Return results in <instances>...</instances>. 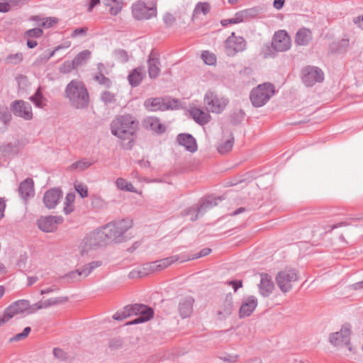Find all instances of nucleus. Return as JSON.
I'll use <instances>...</instances> for the list:
<instances>
[{"label":"nucleus","instance_id":"nucleus-1","mask_svg":"<svg viewBox=\"0 0 363 363\" xmlns=\"http://www.w3.org/2000/svg\"><path fill=\"white\" fill-rule=\"evenodd\" d=\"M139 121L132 114L116 116L111 123V133L121 140H130L139 129Z\"/></svg>","mask_w":363,"mask_h":363},{"label":"nucleus","instance_id":"nucleus-2","mask_svg":"<svg viewBox=\"0 0 363 363\" xmlns=\"http://www.w3.org/2000/svg\"><path fill=\"white\" fill-rule=\"evenodd\" d=\"M65 96L74 108L83 109L89 106V92L84 84L80 80L73 79L66 86Z\"/></svg>","mask_w":363,"mask_h":363},{"label":"nucleus","instance_id":"nucleus-3","mask_svg":"<svg viewBox=\"0 0 363 363\" xmlns=\"http://www.w3.org/2000/svg\"><path fill=\"white\" fill-rule=\"evenodd\" d=\"M133 226V220L129 218L109 223L99 229L106 244L124 241V234Z\"/></svg>","mask_w":363,"mask_h":363},{"label":"nucleus","instance_id":"nucleus-4","mask_svg":"<svg viewBox=\"0 0 363 363\" xmlns=\"http://www.w3.org/2000/svg\"><path fill=\"white\" fill-rule=\"evenodd\" d=\"M274 93V85L266 82L254 88L251 91L250 99L255 107H262L267 103Z\"/></svg>","mask_w":363,"mask_h":363},{"label":"nucleus","instance_id":"nucleus-5","mask_svg":"<svg viewBox=\"0 0 363 363\" xmlns=\"http://www.w3.org/2000/svg\"><path fill=\"white\" fill-rule=\"evenodd\" d=\"M351 326L349 324L343 325L339 331L333 333L329 336V342L334 347H342L345 346L350 353L354 354L356 349L350 343Z\"/></svg>","mask_w":363,"mask_h":363},{"label":"nucleus","instance_id":"nucleus-6","mask_svg":"<svg viewBox=\"0 0 363 363\" xmlns=\"http://www.w3.org/2000/svg\"><path fill=\"white\" fill-rule=\"evenodd\" d=\"M106 245L99 229L86 235L79 245V252L82 256L89 255L92 251Z\"/></svg>","mask_w":363,"mask_h":363},{"label":"nucleus","instance_id":"nucleus-7","mask_svg":"<svg viewBox=\"0 0 363 363\" xmlns=\"http://www.w3.org/2000/svg\"><path fill=\"white\" fill-rule=\"evenodd\" d=\"M203 101L207 109L215 113H220L228 104V99L217 94L216 91L208 90L204 95Z\"/></svg>","mask_w":363,"mask_h":363},{"label":"nucleus","instance_id":"nucleus-8","mask_svg":"<svg viewBox=\"0 0 363 363\" xmlns=\"http://www.w3.org/2000/svg\"><path fill=\"white\" fill-rule=\"evenodd\" d=\"M178 106L179 101L169 97L150 98L144 102V106L150 111L173 110Z\"/></svg>","mask_w":363,"mask_h":363},{"label":"nucleus","instance_id":"nucleus-9","mask_svg":"<svg viewBox=\"0 0 363 363\" xmlns=\"http://www.w3.org/2000/svg\"><path fill=\"white\" fill-rule=\"evenodd\" d=\"M298 279V273L294 269L282 270L276 277L277 284L283 293L289 292L292 289L294 283Z\"/></svg>","mask_w":363,"mask_h":363},{"label":"nucleus","instance_id":"nucleus-10","mask_svg":"<svg viewBox=\"0 0 363 363\" xmlns=\"http://www.w3.org/2000/svg\"><path fill=\"white\" fill-rule=\"evenodd\" d=\"M246 40L241 36H236L234 32L224 42L225 52L229 57H233L237 53L246 49Z\"/></svg>","mask_w":363,"mask_h":363},{"label":"nucleus","instance_id":"nucleus-11","mask_svg":"<svg viewBox=\"0 0 363 363\" xmlns=\"http://www.w3.org/2000/svg\"><path fill=\"white\" fill-rule=\"evenodd\" d=\"M6 314L11 318L20 314L30 315L36 312L35 303L30 305L27 300L21 299L11 303L6 308Z\"/></svg>","mask_w":363,"mask_h":363},{"label":"nucleus","instance_id":"nucleus-12","mask_svg":"<svg viewBox=\"0 0 363 363\" xmlns=\"http://www.w3.org/2000/svg\"><path fill=\"white\" fill-rule=\"evenodd\" d=\"M218 201H220V199L208 197L199 207H191L186 209L184 211V216H189L190 220L194 221L199 216L203 214L206 210L217 206Z\"/></svg>","mask_w":363,"mask_h":363},{"label":"nucleus","instance_id":"nucleus-13","mask_svg":"<svg viewBox=\"0 0 363 363\" xmlns=\"http://www.w3.org/2000/svg\"><path fill=\"white\" fill-rule=\"evenodd\" d=\"M323 79L324 74L317 67L308 66L302 69V80L307 86H312L317 82H322Z\"/></svg>","mask_w":363,"mask_h":363},{"label":"nucleus","instance_id":"nucleus-14","mask_svg":"<svg viewBox=\"0 0 363 363\" xmlns=\"http://www.w3.org/2000/svg\"><path fill=\"white\" fill-rule=\"evenodd\" d=\"M132 13L137 20H147L156 16L157 10L155 7H147L144 2L138 1L133 4Z\"/></svg>","mask_w":363,"mask_h":363},{"label":"nucleus","instance_id":"nucleus-15","mask_svg":"<svg viewBox=\"0 0 363 363\" xmlns=\"http://www.w3.org/2000/svg\"><path fill=\"white\" fill-rule=\"evenodd\" d=\"M11 110L16 116L22 118L26 121H30L33 117L30 104L23 100H16L13 101L11 105Z\"/></svg>","mask_w":363,"mask_h":363},{"label":"nucleus","instance_id":"nucleus-16","mask_svg":"<svg viewBox=\"0 0 363 363\" xmlns=\"http://www.w3.org/2000/svg\"><path fill=\"white\" fill-rule=\"evenodd\" d=\"M272 45L277 52H285L290 49L291 40L288 33L285 30H281L274 35Z\"/></svg>","mask_w":363,"mask_h":363},{"label":"nucleus","instance_id":"nucleus-17","mask_svg":"<svg viewBox=\"0 0 363 363\" xmlns=\"http://www.w3.org/2000/svg\"><path fill=\"white\" fill-rule=\"evenodd\" d=\"M63 220V218L60 216H44L38 219V226L43 232L51 233L56 230L58 225Z\"/></svg>","mask_w":363,"mask_h":363},{"label":"nucleus","instance_id":"nucleus-18","mask_svg":"<svg viewBox=\"0 0 363 363\" xmlns=\"http://www.w3.org/2000/svg\"><path fill=\"white\" fill-rule=\"evenodd\" d=\"M133 308L134 315H140V316L128 323V325L138 324L146 322L150 320L154 314L153 310L145 305L138 303L133 304Z\"/></svg>","mask_w":363,"mask_h":363},{"label":"nucleus","instance_id":"nucleus-19","mask_svg":"<svg viewBox=\"0 0 363 363\" xmlns=\"http://www.w3.org/2000/svg\"><path fill=\"white\" fill-rule=\"evenodd\" d=\"M63 193L58 188H52L45 192L43 196V203L48 209H52L62 198Z\"/></svg>","mask_w":363,"mask_h":363},{"label":"nucleus","instance_id":"nucleus-20","mask_svg":"<svg viewBox=\"0 0 363 363\" xmlns=\"http://www.w3.org/2000/svg\"><path fill=\"white\" fill-rule=\"evenodd\" d=\"M18 193L21 198L24 202H27L29 199L35 196L34 182L31 178H26L21 182L18 187Z\"/></svg>","mask_w":363,"mask_h":363},{"label":"nucleus","instance_id":"nucleus-21","mask_svg":"<svg viewBox=\"0 0 363 363\" xmlns=\"http://www.w3.org/2000/svg\"><path fill=\"white\" fill-rule=\"evenodd\" d=\"M257 306V299L255 296L245 298L240 308V317L241 318L250 316Z\"/></svg>","mask_w":363,"mask_h":363},{"label":"nucleus","instance_id":"nucleus-22","mask_svg":"<svg viewBox=\"0 0 363 363\" xmlns=\"http://www.w3.org/2000/svg\"><path fill=\"white\" fill-rule=\"evenodd\" d=\"M179 144L190 152H194L197 150V144L195 138L190 134L181 133L177 136Z\"/></svg>","mask_w":363,"mask_h":363},{"label":"nucleus","instance_id":"nucleus-23","mask_svg":"<svg viewBox=\"0 0 363 363\" xmlns=\"http://www.w3.org/2000/svg\"><path fill=\"white\" fill-rule=\"evenodd\" d=\"M192 118L199 125H203L208 123L211 116L208 112L204 111L200 108L192 107L189 110Z\"/></svg>","mask_w":363,"mask_h":363},{"label":"nucleus","instance_id":"nucleus-24","mask_svg":"<svg viewBox=\"0 0 363 363\" xmlns=\"http://www.w3.org/2000/svg\"><path fill=\"white\" fill-rule=\"evenodd\" d=\"M148 74L151 79H156L160 74V59L152 52L149 55L147 60Z\"/></svg>","mask_w":363,"mask_h":363},{"label":"nucleus","instance_id":"nucleus-25","mask_svg":"<svg viewBox=\"0 0 363 363\" xmlns=\"http://www.w3.org/2000/svg\"><path fill=\"white\" fill-rule=\"evenodd\" d=\"M68 301L67 296L52 297L44 301H40L35 303L36 311L41 309L48 308L52 306L62 304Z\"/></svg>","mask_w":363,"mask_h":363},{"label":"nucleus","instance_id":"nucleus-26","mask_svg":"<svg viewBox=\"0 0 363 363\" xmlns=\"http://www.w3.org/2000/svg\"><path fill=\"white\" fill-rule=\"evenodd\" d=\"M155 262L157 264V270L160 272L167 269V267L177 262H179L181 263L184 262V259L183 257V255L182 253L179 255H175L164 259L156 260Z\"/></svg>","mask_w":363,"mask_h":363},{"label":"nucleus","instance_id":"nucleus-27","mask_svg":"<svg viewBox=\"0 0 363 363\" xmlns=\"http://www.w3.org/2000/svg\"><path fill=\"white\" fill-rule=\"evenodd\" d=\"M259 289L260 294L264 297L269 296L272 293L274 284L267 274H262L261 276Z\"/></svg>","mask_w":363,"mask_h":363},{"label":"nucleus","instance_id":"nucleus-28","mask_svg":"<svg viewBox=\"0 0 363 363\" xmlns=\"http://www.w3.org/2000/svg\"><path fill=\"white\" fill-rule=\"evenodd\" d=\"M194 299L186 297L182 299L179 303L178 310L182 318L189 317L193 311Z\"/></svg>","mask_w":363,"mask_h":363},{"label":"nucleus","instance_id":"nucleus-29","mask_svg":"<svg viewBox=\"0 0 363 363\" xmlns=\"http://www.w3.org/2000/svg\"><path fill=\"white\" fill-rule=\"evenodd\" d=\"M312 40V33L310 29L306 28H300L295 36V43L298 45L306 46L310 43Z\"/></svg>","mask_w":363,"mask_h":363},{"label":"nucleus","instance_id":"nucleus-30","mask_svg":"<svg viewBox=\"0 0 363 363\" xmlns=\"http://www.w3.org/2000/svg\"><path fill=\"white\" fill-rule=\"evenodd\" d=\"M143 125L145 128L153 130L156 133H163L165 130V126L162 125L160 120L156 117H147L143 121Z\"/></svg>","mask_w":363,"mask_h":363},{"label":"nucleus","instance_id":"nucleus-31","mask_svg":"<svg viewBox=\"0 0 363 363\" xmlns=\"http://www.w3.org/2000/svg\"><path fill=\"white\" fill-rule=\"evenodd\" d=\"M145 76V71L143 67L134 69L128 77V82L132 86H138Z\"/></svg>","mask_w":363,"mask_h":363},{"label":"nucleus","instance_id":"nucleus-32","mask_svg":"<svg viewBox=\"0 0 363 363\" xmlns=\"http://www.w3.org/2000/svg\"><path fill=\"white\" fill-rule=\"evenodd\" d=\"M233 297L231 294H228L226 296V298L220 306V309L218 311V315L220 316V318H225L229 316L233 311Z\"/></svg>","mask_w":363,"mask_h":363},{"label":"nucleus","instance_id":"nucleus-33","mask_svg":"<svg viewBox=\"0 0 363 363\" xmlns=\"http://www.w3.org/2000/svg\"><path fill=\"white\" fill-rule=\"evenodd\" d=\"M234 144V138L232 135H229L225 138L220 141L218 145L217 149L219 153L224 155L229 152Z\"/></svg>","mask_w":363,"mask_h":363},{"label":"nucleus","instance_id":"nucleus-34","mask_svg":"<svg viewBox=\"0 0 363 363\" xmlns=\"http://www.w3.org/2000/svg\"><path fill=\"white\" fill-rule=\"evenodd\" d=\"M95 161L93 160L83 159L72 163L69 167L70 171H84L91 167Z\"/></svg>","mask_w":363,"mask_h":363},{"label":"nucleus","instance_id":"nucleus-35","mask_svg":"<svg viewBox=\"0 0 363 363\" xmlns=\"http://www.w3.org/2000/svg\"><path fill=\"white\" fill-rule=\"evenodd\" d=\"M103 4L109 8L111 15H117L122 9L123 0H102Z\"/></svg>","mask_w":363,"mask_h":363},{"label":"nucleus","instance_id":"nucleus-36","mask_svg":"<svg viewBox=\"0 0 363 363\" xmlns=\"http://www.w3.org/2000/svg\"><path fill=\"white\" fill-rule=\"evenodd\" d=\"M34 105L40 108H43L47 105V99L43 95L40 87H38L34 95L29 98Z\"/></svg>","mask_w":363,"mask_h":363},{"label":"nucleus","instance_id":"nucleus-37","mask_svg":"<svg viewBox=\"0 0 363 363\" xmlns=\"http://www.w3.org/2000/svg\"><path fill=\"white\" fill-rule=\"evenodd\" d=\"M102 264V262L99 260L92 261L88 264H86L80 268L81 274H82V277L84 279H85L96 268L100 267Z\"/></svg>","mask_w":363,"mask_h":363},{"label":"nucleus","instance_id":"nucleus-38","mask_svg":"<svg viewBox=\"0 0 363 363\" xmlns=\"http://www.w3.org/2000/svg\"><path fill=\"white\" fill-rule=\"evenodd\" d=\"M156 262H151L144 264L142 267L138 271L140 277L147 276L150 274L159 272L157 268Z\"/></svg>","mask_w":363,"mask_h":363},{"label":"nucleus","instance_id":"nucleus-39","mask_svg":"<svg viewBox=\"0 0 363 363\" xmlns=\"http://www.w3.org/2000/svg\"><path fill=\"white\" fill-rule=\"evenodd\" d=\"M255 15V11L253 9H245L237 12L233 18H235V21L237 22V23H240L248 20L249 18L253 17Z\"/></svg>","mask_w":363,"mask_h":363},{"label":"nucleus","instance_id":"nucleus-40","mask_svg":"<svg viewBox=\"0 0 363 363\" xmlns=\"http://www.w3.org/2000/svg\"><path fill=\"white\" fill-rule=\"evenodd\" d=\"M90 51L85 50L80 52L77 56L72 60L76 67L85 64L87 60L90 58Z\"/></svg>","mask_w":363,"mask_h":363},{"label":"nucleus","instance_id":"nucleus-41","mask_svg":"<svg viewBox=\"0 0 363 363\" xmlns=\"http://www.w3.org/2000/svg\"><path fill=\"white\" fill-rule=\"evenodd\" d=\"M62 278L66 279L68 282H79L84 279L82 274H81L80 268L69 272L65 274Z\"/></svg>","mask_w":363,"mask_h":363},{"label":"nucleus","instance_id":"nucleus-42","mask_svg":"<svg viewBox=\"0 0 363 363\" xmlns=\"http://www.w3.org/2000/svg\"><path fill=\"white\" fill-rule=\"evenodd\" d=\"M75 199V195L74 193H69L66 195L64 212L66 214H69L74 210V203Z\"/></svg>","mask_w":363,"mask_h":363},{"label":"nucleus","instance_id":"nucleus-43","mask_svg":"<svg viewBox=\"0 0 363 363\" xmlns=\"http://www.w3.org/2000/svg\"><path fill=\"white\" fill-rule=\"evenodd\" d=\"M117 187L121 190H125L130 192H135V189L133 184L123 178L117 179L116 182Z\"/></svg>","mask_w":363,"mask_h":363},{"label":"nucleus","instance_id":"nucleus-44","mask_svg":"<svg viewBox=\"0 0 363 363\" xmlns=\"http://www.w3.org/2000/svg\"><path fill=\"white\" fill-rule=\"evenodd\" d=\"M211 252V249H210V248H203L199 253L193 255H187L186 253H182V255H183V257H184V262H186V261L192 260V259H198V258H200V257H203L207 256Z\"/></svg>","mask_w":363,"mask_h":363},{"label":"nucleus","instance_id":"nucleus-45","mask_svg":"<svg viewBox=\"0 0 363 363\" xmlns=\"http://www.w3.org/2000/svg\"><path fill=\"white\" fill-rule=\"evenodd\" d=\"M201 58L204 63L208 65H214L216 63V55L208 50H205L202 52Z\"/></svg>","mask_w":363,"mask_h":363},{"label":"nucleus","instance_id":"nucleus-46","mask_svg":"<svg viewBox=\"0 0 363 363\" xmlns=\"http://www.w3.org/2000/svg\"><path fill=\"white\" fill-rule=\"evenodd\" d=\"M91 204L94 208L98 209L103 208L106 206V201L99 196H93Z\"/></svg>","mask_w":363,"mask_h":363},{"label":"nucleus","instance_id":"nucleus-47","mask_svg":"<svg viewBox=\"0 0 363 363\" xmlns=\"http://www.w3.org/2000/svg\"><path fill=\"white\" fill-rule=\"evenodd\" d=\"M74 189L82 198L87 197L88 188H87L86 185H85L82 183H80V182H76L74 184Z\"/></svg>","mask_w":363,"mask_h":363},{"label":"nucleus","instance_id":"nucleus-48","mask_svg":"<svg viewBox=\"0 0 363 363\" xmlns=\"http://www.w3.org/2000/svg\"><path fill=\"white\" fill-rule=\"evenodd\" d=\"M77 68L73 61H66L60 67V72L63 74H67Z\"/></svg>","mask_w":363,"mask_h":363},{"label":"nucleus","instance_id":"nucleus-49","mask_svg":"<svg viewBox=\"0 0 363 363\" xmlns=\"http://www.w3.org/2000/svg\"><path fill=\"white\" fill-rule=\"evenodd\" d=\"M219 359L224 363H235L238 359V355L225 353L219 356Z\"/></svg>","mask_w":363,"mask_h":363},{"label":"nucleus","instance_id":"nucleus-50","mask_svg":"<svg viewBox=\"0 0 363 363\" xmlns=\"http://www.w3.org/2000/svg\"><path fill=\"white\" fill-rule=\"evenodd\" d=\"M31 328L30 327H26L23 332L16 334L15 336L10 339V342H17L25 339L30 333Z\"/></svg>","mask_w":363,"mask_h":363},{"label":"nucleus","instance_id":"nucleus-51","mask_svg":"<svg viewBox=\"0 0 363 363\" xmlns=\"http://www.w3.org/2000/svg\"><path fill=\"white\" fill-rule=\"evenodd\" d=\"M209 11L210 5L206 2L197 4L194 9L195 13H202L203 15L207 14Z\"/></svg>","mask_w":363,"mask_h":363},{"label":"nucleus","instance_id":"nucleus-52","mask_svg":"<svg viewBox=\"0 0 363 363\" xmlns=\"http://www.w3.org/2000/svg\"><path fill=\"white\" fill-rule=\"evenodd\" d=\"M23 60V55L21 52H18L16 54L10 55L7 56L6 60L7 63L10 64H18L21 62Z\"/></svg>","mask_w":363,"mask_h":363},{"label":"nucleus","instance_id":"nucleus-53","mask_svg":"<svg viewBox=\"0 0 363 363\" xmlns=\"http://www.w3.org/2000/svg\"><path fill=\"white\" fill-rule=\"evenodd\" d=\"M42 34H43V30L41 28H36L28 30L25 33V36L26 38H39L42 35Z\"/></svg>","mask_w":363,"mask_h":363},{"label":"nucleus","instance_id":"nucleus-54","mask_svg":"<svg viewBox=\"0 0 363 363\" xmlns=\"http://www.w3.org/2000/svg\"><path fill=\"white\" fill-rule=\"evenodd\" d=\"M163 21L165 25L170 27L176 22V17L171 13H166L163 16Z\"/></svg>","mask_w":363,"mask_h":363},{"label":"nucleus","instance_id":"nucleus-55","mask_svg":"<svg viewBox=\"0 0 363 363\" xmlns=\"http://www.w3.org/2000/svg\"><path fill=\"white\" fill-rule=\"evenodd\" d=\"M101 99L106 104L115 101V95L109 91H104L101 95Z\"/></svg>","mask_w":363,"mask_h":363},{"label":"nucleus","instance_id":"nucleus-56","mask_svg":"<svg viewBox=\"0 0 363 363\" xmlns=\"http://www.w3.org/2000/svg\"><path fill=\"white\" fill-rule=\"evenodd\" d=\"M116 57L121 62H126L128 60V55L123 50H118L115 52Z\"/></svg>","mask_w":363,"mask_h":363},{"label":"nucleus","instance_id":"nucleus-57","mask_svg":"<svg viewBox=\"0 0 363 363\" xmlns=\"http://www.w3.org/2000/svg\"><path fill=\"white\" fill-rule=\"evenodd\" d=\"M57 22H58V20L57 18L49 17V18H46L45 19L43 20V21L42 23V26L48 28H51L54 25L57 24Z\"/></svg>","mask_w":363,"mask_h":363},{"label":"nucleus","instance_id":"nucleus-58","mask_svg":"<svg viewBox=\"0 0 363 363\" xmlns=\"http://www.w3.org/2000/svg\"><path fill=\"white\" fill-rule=\"evenodd\" d=\"M28 260V256L26 255H20L18 262L17 266L21 270H26V262Z\"/></svg>","mask_w":363,"mask_h":363},{"label":"nucleus","instance_id":"nucleus-59","mask_svg":"<svg viewBox=\"0 0 363 363\" xmlns=\"http://www.w3.org/2000/svg\"><path fill=\"white\" fill-rule=\"evenodd\" d=\"M95 79H96V80L99 84H104V85H106V86H109V84H110V83H111L110 80H109L107 77H104V74H99V75H96V76L95 77Z\"/></svg>","mask_w":363,"mask_h":363},{"label":"nucleus","instance_id":"nucleus-60","mask_svg":"<svg viewBox=\"0 0 363 363\" xmlns=\"http://www.w3.org/2000/svg\"><path fill=\"white\" fill-rule=\"evenodd\" d=\"M87 28H78L73 30L72 33L71 34V36L72 38H75L78 35H84L86 33Z\"/></svg>","mask_w":363,"mask_h":363},{"label":"nucleus","instance_id":"nucleus-61","mask_svg":"<svg viewBox=\"0 0 363 363\" xmlns=\"http://www.w3.org/2000/svg\"><path fill=\"white\" fill-rule=\"evenodd\" d=\"M113 318L116 320H122L123 319L127 318L125 313L123 312V310L117 311L116 313L113 314Z\"/></svg>","mask_w":363,"mask_h":363},{"label":"nucleus","instance_id":"nucleus-62","mask_svg":"<svg viewBox=\"0 0 363 363\" xmlns=\"http://www.w3.org/2000/svg\"><path fill=\"white\" fill-rule=\"evenodd\" d=\"M123 310L127 318L134 315L133 305H128L125 306Z\"/></svg>","mask_w":363,"mask_h":363},{"label":"nucleus","instance_id":"nucleus-63","mask_svg":"<svg viewBox=\"0 0 363 363\" xmlns=\"http://www.w3.org/2000/svg\"><path fill=\"white\" fill-rule=\"evenodd\" d=\"M58 290H59L58 287H57L56 286H52L51 287H49V288H47V289H42L40 291V294L41 295H45V294H48L52 293V292L57 291Z\"/></svg>","mask_w":363,"mask_h":363},{"label":"nucleus","instance_id":"nucleus-64","mask_svg":"<svg viewBox=\"0 0 363 363\" xmlns=\"http://www.w3.org/2000/svg\"><path fill=\"white\" fill-rule=\"evenodd\" d=\"M353 22L356 24L359 28L363 30V15L361 16L356 17L353 19Z\"/></svg>","mask_w":363,"mask_h":363}]
</instances>
